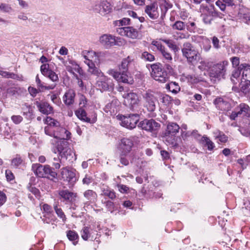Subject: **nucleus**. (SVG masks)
Returning <instances> with one entry per match:
<instances>
[{
	"instance_id": "obj_42",
	"label": "nucleus",
	"mask_w": 250,
	"mask_h": 250,
	"mask_svg": "<svg viewBox=\"0 0 250 250\" xmlns=\"http://www.w3.org/2000/svg\"><path fill=\"white\" fill-rule=\"evenodd\" d=\"M82 238L85 241L90 238L91 233L90 228L88 227H84L81 231Z\"/></svg>"
},
{
	"instance_id": "obj_6",
	"label": "nucleus",
	"mask_w": 250,
	"mask_h": 250,
	"mask_svg": "<svg viewBox=\"0 0 250 250\" xmlns=\"http://www.w3.org/2000/svg\"><path fill=\"white\" fill-rule=\"evenodd\" d=\"M61 175L64 181L69 183L70 186H73L78 179L76 176V170L67 167L61 169Z\"/></svg>"
},
{
	"instance_id": "obj_54",
	"label": "nucleus",
	"mask_w": 250,
	"mask_h": 250,
	"mask_svg": "<svg viewBox=\"0 0 250 250\" xmlns=\"http://www.w3.org/2000/svg\"><path fill=\"white\" fill-rule=\"evenodd\" d=\"M5 176L7 181L11 183L15 182V176L10 170L7 169L5 170Z\"/></svg>"
},
{
	"instance_id": "obj_15",
	"label": "nucleus",
	"mask_w": 250,
	"mask_h": 250,
	"mask_svg": "<svg viewBox=\"0 0 250 250\" xmlns=\"http://www.w3.org/2000/svg\"><path fill=\"white\" fill-rule=\"evenodd\" d=\"M95 10L102 16H106L109 13V2L107 0H102L96 5Z\"/></svg>"
},
{
	"instance_id": "obj_49",
	"label": "nucleus",
	"mask_w": 250,
	"mask_h": 250,
	"mask_svg": "<svg viewBox=\"0 0 250 250\" xmlns=\"http://www.w3.org/2000/svg\"><path fill=\"white\" fill-rule=\"evenodd\" d=\"M214 134L215 138L218 139L221 142L225 143L228 141V137L220 131H217Z\"/></svg>"
},
{
	"instance_id": "obj_8",
	"label": "nucleus",
	"mask_w": 250,
	"mask_h": 250,
	"mask_svg": "<svg viewBox=\"0 0 250 250\" xmlns=\"http://www.w3.org/2000/svg\"><path fill=\"white\" fill-rule=\"evenodd\" d=\"M116 31L121 36L131 39H137L139 36L137 30L132 26L119 27L117 28Z\"/></svg>"
},
{
	"instance_id": "obj_27",
	"label": "nucleus",
	"mask_w": 250,
	"mask_h": 250,
	"mask_svg": "<svg viewBox=\"0 0 250 250\" xmlns=\"http://www.w3.org/2000/svg\"><path fill=\"white\" fill-rule=\"evenodd\" d=\"M36 83H37V87L39 89H45V90H51L53 89L56 86V84L52 83L49 85H46L44 83L42 82L41 80L39 79V75H37L36 77Z\"/></svg>"
},
{
	"instance_id": "obj_34",
	"label": "nucleus",
	"mask_w": 250,
	"mask_h": 250,
	"mask_svg": "<svg viewBox=\"0 0 250 250\" xmlns=\"http://www.w3.org/2000/svg\"><path fill=\"white\" fill-rule=\"evenodd\" d=\"M239 111L238 113L244 116H249L250 115V107L245 104H241L239 106Z\"/></svg>"
},
{
	"instance_id": "obj_33",
	"label": "nucleus",
	"mask_w": 250,
	"mask_h": 250,
	"mask_svg": "<svg viewBox=\"0 0 250 250\" xmlns=\"http://www.w3.org/2000/svg\"><path fill=\"white\" fill-rule=\"evenodd\" d=\"M106 81L107 78L105 76L104 79H103L102 78H100L97 80V85L101 90H106L108 89L109 85Z\"/></svg>"
},
{
	"instance_id": "obj_59",
	"label": "nucleus",
	"mask_w": 250,
	"mask_h": 250,
	"mask_svg": "<svg viewBox=\"0 0 250 250\" xmlns=\"http://www.w3.org/2000/svg\"><path fill=\"white\" fill-rule=\"evenodd\" d=\"M11 119L15 124L18 125L22 121L23 118L21 115H13Z\"/></svg>"
},
{
	"instance_id": "obj_35",
	"label": "nucleus",
	"mask_w": 250,
	"mask_h": 250,
	"mask_svg": "<svg viewBox=\"0 0 250 250\" xmlns=\"http://www.w3.org/2000/svg\"><path fill=\"white\" fill-rule=\"evenodd\" d=\"M166 88L174 94H177L180 90V87L175 82H170L167 84Z\"/></svg>"
},
{
	"instance_id": "obj_44",
	"label": "nucleus",
	"mask_w": 250,
	"mask_h": 250,
	"mask_svg": "<svg viewBox=\"0 0 250 250\" xmlns=\"http://www.w3.org/2000/svg\"><path fill=\"white\" fill-rule=\"evenodd\" d=\"M0 75L3 77L6 78H11L18 80L19 78L18 75L14 73H11L3 70H0Z\"/></svg>"
},
{
	"instance_id": "obj_63",
	"label": "nucleus",
	"mask_w": 250,
	"mask_h": 250,
	"mask_svg": "<svg viewBox=\"0 0 250 250\" xmlns=\"http://www.w3.org/2000/svg\"><path fill=\"white\" fill-rule=\"evenodd\" d=\"M70 64H71L74 67V68L76 70H77V72L81 74V72H83L82 68L80 67L79 65H78L77 62L73 60H70L69 61Z\"/></svg>"
},
{
	"instance_id": "obj_28",
	"label": "nucleus",
	"mask_w": 250,
	"mask_h": 250,
	"mask_svg": "<svg viewBox=\"0 0 250 250\" xmlns=\"http://www.w3.org/2000/svg\"><path fill=\"white\" fill-rule=\"evenodd\" d=\"M84 197L90 202H94L97 197V193L93 190L88 189L83 193Z\"/></svg>"
},
{
	"instance_id": "obj_55",
	"label": "nucleus",
	"mask_w": 250,
	"mask_h": 250,
	"mask_svg": "<svg viewBox=\"0 0 250 250\" xmlns=\"http://www.w3.org/2000/svg\"><path fill=\"white\" fill-rule=\"evenodd\" d=\"M142 58L149 62H152L155 60L154 56L147 52H144L142 54Z\"/></svg>"
},
{
	"instance_id": "obj_50",
	"label": "nucleus",
	"mask_w": 250,
	"mask_h": 250,
	"mask_svg": "<svg viewBox=\"0 0 250 250\" xmlns=\"http://www.w3.org/2000/svg\"><path fill=\"white\" fill-rule=\"evenodd\" d=\"M202 141L205 143V145L207 146L209 150H211L214 147L213 143L210 141L207 137L203 136L202 137Z\"/></svg>"
},
{
	"instance_id": "obj_36",
	"label": "nucleus",
	"mask_w": 250,
	"mask_h": 250,
	"mask_svg": "<svg viewBox=\"0 0 250 250\" xmlns=\"http://www.w3.org/2000/svg\"><path fill=\"white\" fill-rule=\"evenodd\" d=\"M239 87L240 90L250 99V83H240Z\"/></svg>"
},
{
	"instance_id": "obj_32",
	"label": "nucleus",
	"mask_w": 250,
	"mask_h": 250,
	"mask_svg": "<svg viewBox=\"0 0 250 250\" xmlns=\"http://www.w3.org/2000/svg\"><path fill=\"white\" fill-rule=\"evenodd\" d=\"M66 236L68 239L72 242L74 245H76L78 243L79 235L75 231L71 230L67 231Z\"/></svg>"
},
{
	"instance_id": "obj_57",
	"label": "nucleus",
	"mask_w": 250,
	"mask_h": 250,
	"mask_svg": "<svg viewBox=\"0 0 250 250\" xmlns=\"http://www.w3.org/2000/svg\"><path fill=\"white\" fill-rule=\"evenodd\" d=\"M45 77H48L53 82H58L59 81V77L55 72L51 70Z\"/></svg>"
},
{
	"instance_id": "obj_13",
	"label": "nucleus",
	"mask_w": 250,
	"mask_h": 250,
	"mask_svg": "<svg viewBox=\"0 0 250 250\" xmlns=\"http://www.w3.org/2000/svg\"><path fill=\"white\" fill-rule=\"evenodd\" d=\"M140 125L142 129L150 132L157 130L160 127L159 124L152 119L143 120Z\"/></svg>"
},
{
	"instance_id": "obj_56",
	"label": "nucleus",
	"mask_w": 250,
	"mask_h": 250,
	"mask_svg": "<svg viewBox=\"0 0 250 250\" xmlns=\"http://www.w3.org/2000/svg\"><path fill=\"white\" fill-rule=\"evenodd\" d=\"M49 67V66L48 64H43L41 65V71L42 74L44 76L48 75V74L51 71Z\"/></svg>"
},
{
	"instance_id": "obj_18",
	"label": "nucleus",
	"mask_w": 250,
	"mask_h": 250,
	"mask_svg": "<svg viewBox=\"0 0 250 250\" xmlns=\"http://www.w3.org/2000/svg\"><path fill=\"white\" fill-rule=\"evenodd\" d=\"M71 133L63 127L59 126L56 130L55 136H57L55 137V140L57 139V141H62L64 140L67 141L71 138Z\"/></svg>"
},
{
	"instance_id": "obj_40",
	"label": "nucleus",
	"mask_w": 250,
	"mask_h": 250,
	"mask_svg": "<svg viewBox=\"0 0 250 250\" xmlns=\"http://www.w3.org/2000/svg\"><path fill=\"white\" fill-rule=\"evenodd\" d=\"M133 61V59L131 58L130 56H128L127 58H125L123 60L120 69H123V71H126L128 65Z\"/></svg>"
},
{
	"instance_id": "obj_24",
	"label": "nucleus",
	"mask_w": 250,
	"mask_h": 250,
	"mask_svg": "<svg viewBox=\"0 0 250 250\" xmlns=\"http://www.w3.org/2000/svg\"><path fill=\"white\" fill-rule=\"evenodd\" d=\"M76 116L81 121L87 123H91V120L87 117V113L84 109L82 107L79 108L75 111Z\"/></svg>"
},
{
	"instance_id": "obj_26",
	"label": "nucleus",
	"mask_w": 250,
	"mask_h": 250,
	"mask_svg": "<svg viewBox=\"0 0 250 250\" xmlns=\"http://www.w3.org/2000/svg\"><path fill=\"white\" fill-rule=\"evenodd\" d=\"M44 166H43L40 164H35L32 165V169L36 176L39 177L43 178L44 175Z\"/></svg>"
},
{
	"instance_id": "obj_22",
	"label": "nucleus",
	"mask_w": 250,
	"mask_h": 250,
	"mask_svg": "<svg viewBox=\"0 0 250 250\" xmlns=\"http://www.w3.org/2000/svg\"><path fill=\"white\" fill-rule=\"evenodd\" d=\"M22 115L28 120H31L33 118V110L30 105L25 103L22 105Z\"/></svg>"
},
{
	"instance_id": "obj_64",
	"label": "nucleus",
	"mask_w": 250,
	"mask_h": 250,
	"mask_svg": "<svg viewBox=\"0 0 250 250\" xmlns=\"http://www.w3.org/2000/svg\"><path fill=\"white\" fill-rule=\"evenodd\" d=\"M87 101L86 97L83 95H81L80 98L79 104L81 107H85L87 104Z\"/></svg>"
},
{
	"instance_id": "obj_52",
	"label": "nucleus",
	"mask_w": 250,
	"mask_h": 250,
	"mask_svg": "<svg viewBox=\"0 0 250 250\" xmlns=\"http://www.w3.org/2000/svg\"><path fill=\"white\" fill-rule=\"evenodd\" d=\"M162 41L166 43L169 48L171 49L174 51H177L178 50V47L172 41L169 40H162Z\"/></svg>"
},
{
	"instance_id": "obj_51",
	"label": "nucleus",
	"mask_w": 250,
	"mask_h": 250,
	"mask_svg": "<svg viewBox=\"0 0 250 250\" xmlns=\"http://www.w3.org/2000/svg\"><path fill=\"white\" fill-rule=\"evenodd\" d=\"M172 27L174 29L183 30L186 28V24L181 21H177L173 24Z\"/></svg>"
},
{
	"instance_id": "obj_7",
	"label": "nucleus",
	"mask_w": 250,
	"mask_h": 250,
	"mask_svg": "<svg viewBox=\"0 0 250 250\" xmlns=\"http://www.w3.org/2000/svg\"><path fill=\"white\" fill-rule=\"evenodd\" d=\"M123 97L124 98V104L130 109H134L139 104L140 101L138 96L134 93H125Z\"/></svg>"
},
{
	"instance_id": "obj_21",
	"label": "nucleus",
	"mask_w": 250,
	"mask_h": 250,
	"mask_svg": "<svg viewBox=\"0 0 250 250\" xmlns=\"http://www.w3.org/2000/svg\"><path fill=\"white\" fill-rule=\"evenodd\" d=\"M102 53L101 52H96L94 51H84L82 52V55L83 58L85 59V61H84V63L87 65V62L89 61V62H93L92 60V58L94 57L99 58L101 56Z\"/></svg>"
},
{
	"instance_id": "obj_12",
	"label": "nucleus",
	"mask_w": 250,
	"mask_h": 250,
	"mask_svg": "<svg viewBox=\"0 0 250 250\" xmlns=\"http://www.w3.org/2000/svg\"><path fill=\"white\" fill-rule=\"evenodd\" d=\"M113 77L119 82H123L129 84H132L133 83V77L128 74L127 71H123L121 74L117 72H114L112 73Z\"/></svg>"
},
{
	"instance_id": "obj_2",
	"label": "nucleus",
	"mask_w": 250,
	"mask_h": 250,
	"mask_svg": "<svg viewBox=\"0 0 250 250\" xmlns=\"http://www.w3.org/2000/svg\"><path fill=\"white\" fill-rule=\"evenodd\" d=\"M242 72V78L240 83H250V65L242 63L238 68L234 70L232 73L230 79L234 84L239 82L238 79Z\"/></svg>"
},
{
	"instance_id": "obj_31",
	"label": "nucleus",
	"mask_w": 250,
	"mask_h": 250,
	"mask_svg": "<svg viewBox=\"0 0 250 250\" xmlns=\"http://www.w3.org/2000/svg\"><path fill=\"white\" fill-rule=\"evenodd\" d=\"M41 218L43 223L47 224H49L52 222H54L56 220V217L54 215L53 212L42 214Z\"/></svg>"
},
{
	"instance_id": "obj_17",
	"label": "nucleus",
	"mask_w": 250,
	"mask_h": 250,
	"mask_svg": "<svg viewBox=\"0 0 250 250\" xmlns=\"http://www.w3.org/2000/svg\"><path fill=\"white\" fill-rule=\"evenodd\" d=\"M228 65V62L223 61L215 65L213 67L212 71L214 72V77L218 78L223 76L226 72V67Z\"/></svg>"
},
{
	"instance_id": "obj_11",
	"label": "nucleus",
	"mask_w": 250,
	"mask_h": 250,
	"mask_svg": "<svg viewBox=\"0 0 250 250\" xmlns=\"http://www.w3.org/2000/svg\"><path fill=\"white\" fill-rule=\"evenodd\" d=\"M133 146V142L132 139L128 138H123L121 139L119 144V149L123 154L129 153Z\"/></svg>"
},
{
	"instance_id": "obj_58",
	"label": "nucleus",
	"mask_w": 250,
	"mask_h": 250,
	"mask_svg": "<svg viewBox=\"0 0 250 250\" xmlns=\"http://www.w3.org/2000/svg\"><path fill=\"white\" fill-rule=\"evenodd\" d=\"M41 89H39L38 88L37 89L32 86H29L28 88L29 94L33 97H36L37 94L41 92Z\"/></svg>"
},
{
	"instance_id": "obj_9",
	"label": "nucleus",
	"mask_w": 250,
	"mask_h": 250,
	"mask_svg": "<svg viewBox=\"0 0 250 250\" xmlns=\"http://www.w3.org/2000/svg\"><path fill=\"white\" fill-rule=\"evenodd\" d=\"M201 17L205 23H210L215 14L214 7L212 5H201L200 9Z\"/></svg>"
},
{
	"instance_id": "obj_4",
	"label": "nucleus",
	"mask_w": 250,
	"mask_h": 250,
	"mask_svg": "<svg viewBox=\"0 0 250 250\" xmlns=\"http://www.w3.org/2000/svg\"><path fill=\"white\" fill-rule=\"evenodd\" d=\"M117 120L120 121V125L126 128H134L139 121L140 118L138 114H129L128 116L118 115L116 116Z\"/></svg>"
},
{
	"instance_id": "obj_10",
	"label": "nucleus",
	"mask_w": 250,
	"mask_h": 250,
	"mask_svg": "<svg viewBox=\"0 0 250 250\" xmlns=\"http://www.w3.org/2000/svg\"><path fill=\"white\" fill-rule=\"evenodd\" d=\"M158 93H146L144 97L145 106L147 108L148 111H153L155 109V103L157 100Z\"/></svg>"
},
{
	"instance_id": "obj_5",
	"label": "nucleus",
	"mask_w": 250,
	"mask_h": 250,
	"mask_svg": "<svg viewBox=\"0 0 250 250\" xmlns=\"http://www.w3.org/2000/svg\"><path fill=\"white\" fill-rule=\"evenodd\" d=\"M183 55L187 58L188 62H194L200 58V54L197 50L189 43L184 44L182 49Z\"/></svg>"
},
{
	"instance_id": "obj_45",
	"label": "nucleus",
	"mask_w": 250,
	"mask_h": 250,
	"mask_svg": "<svg viewBox=\"0 0 250 250\" xmlns=\"http://www.w3.org/2000/svg\"><path fill=\"white\" fill-rule=\"evenodd\" d=\"M54 208L58 216L60 217L61 219H62L63 222H65L66 218L62 208H59L57 205L54 206Z\"/></svg>"
},
{
	"instance_id": "obj_1",
	"label": "nucleus",
	"mask_w": 250,
	"mask_h": 250,
	"mask_svg": "<svg viewBox=\"0 0 250 250\" xmlns=\"http://www.w3.org/2000/svg\"><path fill=\"white\" fill-rule=\"evenodd\" d=\"M50 142L55 147L62 159H64L70 163L76 160V155L69 147V143L67 141L51 139Z\"/></svg>"
},
{
	"instance_id": "obj_16",
	"label": "nucleus",
	"mask_w": 250,
	"mask_h": 250,
	"mask_svg": "<svg viewBox=\"0 0 250 250\" xmlns=\"http://www.w3.org/2000/svg\"><path fill=\"white\" fill-rule=\"evenodd\" d=\"M146 13L152 19H156L159 17L158 5L156 2H153L146 6Z\"/></svg>"
},
{
	"instance_id": "obj_48",
	"label": "nucleus",
	"mask_w": 250,
	"mask_h": 250,
	"mask_svg": "<svg viewBox=\"0 0 250 250\" xmlns=\"http://www.w3.org/2000/svg\"><path fill=\"white\" fill-rule=\"evenodd\" d=\"M102 190V195L105 196V199H106L109 198V189L108 186L103 184L101 186Z\"/></svg>"
},
{
	"instance_id": "obj_61",
	"label": "nucleus",
	"mask_w": 250,
	"mask_h": 250,
	"mask_svg": "<svg viewBox=\"0 0 250 250\" xmlns=\"http://www.w3.org/2000/svg\"><path fill=\"white\" fill-rule=\"evenodd\" d=\"M93 179L90 175L88 174H85L84 177L82 180V182L83 185H89L93 182Z\"/></svg>"
},
{
	"instance_id": "obj_20",
	"label": "nucleus",
	"mask_w": 250,
	"mask_h": 250,
	"mask_svg": "<svg viewBox=\"0 0 250 250\" xmlns=\"http://www.w3.org/2000/svg\"><path fill=\"white\" fill-rule=\"evenodd\" d=\"M87 62V66H88V71L89 73L97 77V78H102L105 79V76L104 73L98 68L96 67L95 63L93 62Z\"/></svg>"
},
{
	"instance_id": "obj_38",
	"label": "nucleus",
	"mask_w": 250,
	"mask_h": 250,
	"mask_svg": "<svg viewBox=\"0 0 250 250\" xmlns=\"http://www.w3.org/2000/svg\"><path fill=\"white\" fill-rule=\"evenodd\" d=\"M130 24V20L127 18H124L119 20H117L113 22V24L115 26H123L129 25Z\"/></svg>"
},
{
	"instance_id": "obj_3",
	"label": "nucleus",
	"mask_w": 250,
	"mask_h": 250,
	"mask_svg": "<svg viewBox=\"0 0 250 250\" xmlns=\"http://www.w3.org/2000/svg\"><path fill=\"white\" fill-rule=\"evenodd\" d=\"M151 76L156 81L161 83L167 82L169 77L166 71L162 67L160 63H153L151 65Z\"/></svg>"
},
{
	"instance_id": "obj_39",
	"label": "nucleus",
	"mask_w": 250,
	"mask_h": 250,
	"mask_svg": "<svg viewBox=\"0 0 250 250\" xmlns=\"http://www.w3.org/2000/svg\"><path fill=\"white\" fill-rule=\"evenodd\" d=\"M161 41H162V40H154L151 42V44L154 47L153 49L159 51L160 53L165 49V46L163 45Z\"/></svg>"
},
{
	"instance_id": "obj_29",
	"label": "nucleus",
	"mask_w": 250,
	"mask_h": 250,
	"mask_svg": "<svg viewBox=\"0 0 250 250\" xmlns=\"http://www.w3.org/2000/svg\"><path fill=\"white\" fill-rule=\"evenodd\" d=\"M44 169L45 172L44 177L49 179H53L56 177L57 175V173L49 166L45 165Z\"/></svg>"
},
{
	"instance_id": "obj_25",
	"label": "nucleus",
	"mask_w": 250,
	"mask_h": 250,
	"mask_svg": "<svg viewBox=\"0 0 250 250\" xmlns=\"http://www.w3.org/2000/svg\"><path fill=\"white\" fill-rule=\"evenodd\" d=\"M59 195L62 198L67 202H71L75 196L74 194L68 190H62L59 192Z\"/></svg>"
},
{
	"instance_id": "obj_37",
	"label": "nucleus",
	"mask_w": 250,
	"mask_h": 250,
	"mask_svg": "<svg viewBox=\"0 0 250 250\" xmlns=\"http://www.w3.org/2000/svg\"><path fill=\"white\" fill-rule=\"evenodd\" d=\"M100 44L105 48H108L109 45V35L105 34L102 35L99 38Z\"/></svg>"
},
{
	"instance_id": "obj_41",
	"label": "nucleus",
	"mask_w": 250,
	"mask_h": 250,
	"mask_svg": "<svg viewBox=\"0 0 250 250\" xmlns=\"http://www.w3.org/2000/svg\"><path fill=\"white\" fill-rule=\"evenodd\" d=\"M159 94V93H158ZM158 97H160L161 102L165 105H169L171 102V97L167 94H159Z\"/></svg>"
},
{
	"instance_id": "obj_60",
	"label": "nucleus",
	"mask_w": 250,
	"mask_h": 250,
	"mask_svg": "<svg viewBox=\"0 0 250 250\" xmlns=\"http://www.w3.org/2000/svg\"><path fill=\"white\" fill-rule=\"evenodd\" d=\"M161 55L167 62H170L172 60V57L171 54L167 51L166 48L161 53Z\"/></svg>"
},
{
	"instance_id": "obj_62",
	"label": "nucleus",
	"mask_w": 250,
	"mask_h": 250,
	"mask_svg": "<svg viewBox=\"0 0 250 250\" xmlns=\"http://www.w3.org/2000/svg\"><path fill=\"white\" fill-rule=\"evenodd\" d=\"M42 209L43 211L42 214L53 212L51 207L47 204H44L42 205Z\"/></svg>"
},
{
	"instance_id": "obj_46",
	"label": "nucleus",
	"mask_w": 250,
	"mask_h": 250,
	"mask_svg": "<svg viewBox=\"0 0 250 250\" xmlns=\"http://www.w3.org/2000/svg\"><path fill=\"white\" fill-rule=\"evenodd\" d=\"M44 131L46 135L53 137V139L55 140V137L57 136H55L56 130L53 129L52 127L46 126L44 127Z\"/></svg>"
},
{
	"instance_id": "obj_30",
	"label": "nucleus",
	"mask_w": 250,
	"mask_h": 250,
	"mask_svg": "<svg viewBox=\"0 0 250 250\" xmlns=\"http://www.w3.org/2000/svg\"><path fill=\"white\" fill-rule=\"evenodd\" d=\"M24 163L23 158L20 155L17 154L14 158L11 160V166L15 168H19Z\"/></svg>"
},
{
	"instance_id": "obj_23",
	"label": "nucleus",
	"mask_w": 250,
	"mask_h": 250,
	"mask_svg": "<svg viewBox=\"0 0 250 250\" xmlns=\"http://www.w3.org/2000/svg\"><path fill=\"white\" fill-rule=\"evenodd\" d=\"M179 129L180 127L177 124L174 123H169L167 125L165 136L174 135L179 132Z\"/></svg>"
},
{
	"instance_id": "obj_53",
	"label": "nucleus",
	"mask_w": 250,
	"mask_h": 250,
	"mask_svg": "<svg viewBox=\"0 0 250 250\" xmlns=\"http://www.w3.org/2000/svg\"><path fill=\"white\" fill-rule=\"evenodd\" d=\"M198 68L202 71H208L210 68L209 63L205 61H201L200 62Z\"/></svg>"
},
{
	"instance_id": "obj_43",
	"label": "nucleus",
	"mask_w": 250,
	"mask_h": 250,
	"mask_svg": "<svg viewBox=\"0 0 250 250\" xmlns=\"http://www.w3.org/2000/svg\"><path fill=\"white\" fill-rule=\"evenodd\" d=\"M0 11L3 13H10L14 11V9L10 4L6 3H1Z\"/></svg>"
},
{
	"instance_id": "obj_14",
	"label": "nucleus",
	"mask_w": 250,
	"mask_h": 250,
	"mask_svg": "<svg viewBox=\"0 0 250 250\" xmlns=\"http://www.w3.org/2000/svg\"><path fill=\"white\" fill-rule=\"evenodd\" d=\"M35 104L38 110L43 114L49 115L53 113V107L47 102L36 101Z\"/></svg>"
},
{
	"instance_id": "obj_47",
	"label": "nucleus",
	"mask_w": 250,
	"mask_h": 250,
	"mask_svg": "<svg viewBox=\"0 0 250 250\" xmlns=\"http://www.w3.org/2000/svg\"><path fill=\"white\" fill-rule=\"evenodd\" d=\"M47 123L48 125L50 127H58L60 126V123L57 121L56 120L54 119L53 118L47 117L46 120Z\"/></svg>"
},
{
	"instance_id": "obj_19",
	"label": "nucleus",
	"mask_w": 250,
	"mask_h": 250,
	"mask_svg": "<svg viewBox=\"0 0 250 250\" xmlns=\"http://www.w3.org/2000/svg\"><path fill=\"white\" fill-rule=\"evenodd\" d=\"M76 93L72 89H69L65 92L62 97V100L66 106H70L75 103Z\"/></svg>"
}]
</instances>
